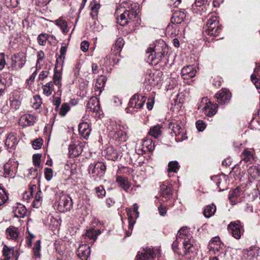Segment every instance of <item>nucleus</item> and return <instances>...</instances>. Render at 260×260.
Listing matches in <instances>:
<instances>
[{
	"instance_id": "obj_1",
	"label": "nucleus",
	"mask_w": 260,
	"mask_h": 260,
	"mask_svg": "<svg viewBox=\"0 0 260 260\" xmlns=\"http://www.w3.org/2000/svg\"><path fill=\"white\" fill-rule=\"evenodd\" d=\"M180 242L182 243V250L185 255L193 252L195 249V241L192 237L191 232L186 227L182 228L179 230L176 239L172 245L175 252H178V244Z\"/></svg>"
},
{
	"instance_id": "obj_2",
	"label": "nucleus",
	"mask_w": 260,
	"mask_h": 260,
	"mask_svg": "<svg viewBox=\"0 0 260 260\" xmlns=\"http://www.w3.org/2000/svg\"><path fill=\"white\" fill-rule=\"evenodd\" d=\"M139 6L137 3L131 1L122 2L116 9L115 15L117 22L124 26L127 24L128 19L133 20L136 18L138 13Z\"/></svg>"
},
{
	"instance_id": "obj_3",
	"label": "nucleus",
	"mask_w": 260,
	"mask_h": 260,
	"mask_svg": "<svg viewBox=\"0 0 260 260\" xmlns=\"http://www.w3.org/2000/svg\"><path fill=\"white\" fill-rule=\"evenodd\" d=\"M169 48L165 42L159 40L155 44H152L147 49L146 53L148 54V61L152 64L156 65L161 60L162 57L168 52Z\"/></svg>"
},
{
	"instance_id": "obj_4",
	"label": "nucleus",
	"mask_w": 260,
	"mask_h": 260,
	"mask_svg": "<svg viewBox=\"0 0 260 260\" xmlns=\"http://www.w3.org/2000/svg\"><path fill=\"white\" fill-rule=\"evenodd\" d=\"M221 30V25L219 19L215 14H210L207 16V21L204 27V35L209 37H214L219 35Z\"/></svg>"
},
{
	"instance_id": "obj_5",
	"label": "nucleus",
	"mask_w": 260,
	"mask_h": 260,
	"mask_svg": "<svg viewBox=\"0 0 260 260\" xmlns=\"http://www.w3.org/2000/svg\"><path fill=\"white\" fill-rule=\"evenodd\" d=\"M123 45V39L121 38H118L111 48V55L109 57L107 56L103 60H101V65L104 66L105 64L106 67H107L118 62V59L116 57L120 54Z\"/></svg>"
},
{
	"instance_id": "obj_6",
	"label": "nucleus",
	"mask_w": 260,
	"mask_h": 260,
	"mask_svg": "<svg viewBox=\"0 0 260 260\" xmlns=\"http://www.w3.org/2000/svg\"><path fill=\"white\" fill-rule=\"evenodd\" d=\"M56 209L60 212L70 211L72 208L73 203L71 198L62 192H58L56 195Z\"/></svg>"
},
{
	"instance_id": "obj_7",
	"label": "nucleus",
	"mask_w": 260,
	"mask_h": 260,
	"mask_svg": "<svg viewBox=\"0 0 260 260\" xmlns=\"http://www.w3.org/2000/svg\"><path fill=\"white\" fill-rule=\"evenodd\" d=\"M180 119H174L169 125V127L171 130V134L172 136L175 137L176 141L180 142L186 138L185 131L182 127L183 125H180L179 122Z\"/></svg>"
},
{
	"instance_id": "obj_8",
	"label": "nucleus",
	"mask_w": 260,
	"mask_h": 260,
	"mask_svg": "<svg viewBox=\"0 0 260 260\" xmlns=\"http://www.w3.org/2000/svg\"><path fill=\"white\" fill-rule=\"evenodd\" d=\"M124 127L120 125H117L116 129L111 132L110 135L113 140L115 141L117 146L125 144L127 137L126 132L124 130Z\"/></svg>"
},
{
	"instance_id": "obj_9",
	"label": "nucleus",
	"mask_w": 260,
	"mask_h": 260,
	"mask_svg": "<svg viewBox=\"0 0 260 260\" xmlns=\"http://www.w3.org/2000/svg\"><path fill=\"white\" fill-rule=\"evenodd\" d=\"M217 108L218 106L216 104H213L207 98H204L198 108L201 109L206 115L210 117L216 114Z\"/></svg>"
},
{
	"instance_id": "obj_10",
	"label": "nucleus",
	"mask_w": 260,
	"mask_h": 260,
	"mask_svg": "<svg viewBox=\"0 0 260 260\" xmlns=\"http://www.w3.org/2000/svg\"><path fill=\"white\" fill-rule=\"evenodd\" d=\"M228 229L229 233L236 239H240L244 232L243 226L239 220L231 222L228 225Z\"/></svg>"
},
{
	"instance_id": "obj_11",
	"label": "nucleus",
	"mask_w": 260,
	"mask_h": 260,
	"mask_svg": "<svg viewBox=\"0 0 260 260\" xmlns=\"http://www.w3.org/2000/svg\"><path fill=\"white\" fill-rule=\"evenodd\" d=\"M106 167L105 164L101 161H98L89 165L88 170L91 175L96 178L103 176L106 171Z\"/></svg>"
},
{
	"instance_id": "obj_12",
	"label": "nucleus",
	"mask_w": 260,
	"mask_h": 260,
	"mask_svg": "<svg viewBox=\"0 0 260 260\" xmlns=\"http://www.w3.org/2000/svg\"><path fill=\"white\" fill-rule=\"evenodd\" d=\"M118 147V150L111 146H108L106 148L105 151L106 152V157L108 159L114 161L117 160L118 156L122 153V152L126 149V144H123Z\"/></svg>"
},
{
	"instance_id": "obj_13",
	"label": "nucleus",
	"mask_w": 260,
	"mask_h": 260,
	"mask_svg": "<svg viewBox=\"0 0 260 260\" xmlns=\"http://www.w3.org/2000/svg\"><path fill=\"white\" fill-rule=\"evenodd\" d=\"M146 100V98L141 94H135L130 99L128 103V109L130 108L136 109L133 112L137 111L138 109L141 108Z\"/></svg>"
},
{
	"instance_id": "obj_14",
	"label": "nucleus",
	"mask_w": 260,
	"mask_h": 260,
	"mask_svg": "<svg viewBox=\"0 0 260 260\" xmlns=\"http://www.w3.org/2000/svg\"><path fill=\"white\" fill-rule=\"evenodd\" d=\"M158 256L160 254V250L156 249L153 250V248L150 247H146L144 248L142 251H139L137 255V260H148L153 258L154 256L157 255Z\"/></svg>"
},
{
	"instance_id": "obj_15",
	"label": "nucleus",
	"mask_w": 260,
	"mask_h": 260,
	"mask_svg": "<svg viewBox=\"0 0 260 260\" xmlns=\"http://www.w3.org/2000/svg\"><path fill=\"white\" fill-rule=\"evenodd\" d=\"M18 164L15 159L11 158L4 166V176L8 177L13 176L16 172Z\"/></svg>"
},
{
	"instance_id": "obj_16",
	"label": "nucleus",
	"mask_w": 260,
	"mask_h": 260,
	"mask_svg": "<svg viewBox=\"0 0 260 260\" xmlns=\"http://www.w3.org/2000/svg\"><path fill=\"white\" fill-rule=\"evenodd\" d=\"M85 143L79 140L73 142L69 147V153L70 157H75L81 154Z\"/></svg>"
},
{
	"instance_id": "obj_17",
	"label": "nucleus",
	"mask_w": 260,
	"mask_h": 260,
	"mask_svg": "<svg viewBox=\"0 0 260 260\" xmlns=\"http://www.w3.org/2000/svg\"><path fill=\"white\" fill-rule=\"evenodd\" d=\"M26 54L23 52L15 55L12 60V68L16 70L21 69L26 62Z\"/></svg>"
},
{
	"instance_id": "obj_18",
	"label": "nucleus",
	"mask_w": 260,
	"mask_h": 260,
	"mask_svg": "<svg viewBox=\"0 0 260 260\" xmlns=\"http://www.w3.org/2000/svg\"><path fill=\"white\" fill-rule=\"evenodd\" d=\"M223 244L221 243L218 237L212 238L208 245L210 250L214 254H216L217 252L223 253Z\"/></svg>"
},
{
	"instance_id": "obj_19",
	"label": "nucleus",
	"mask_w": 260,
	"mask_h": 260,
	"mask_svg": "<svg viewBox=\"0 0 260 260\" xmlns=\"http://www.w3.org/2000/svg\"><path fill=\"white\" fill-rule=\"evenodd\" d=\"M243 255L244 257L249 259H258L260 258V249L258 247L251 246L243 251Z\"/></svg>"
},
{
	"instance_id": "obj_20",
	"label": "nucleus",
	"mask_w": 260,
	"mask_h": 260,
	"mask_svg": "<svg viewBox=\"0 0 260 260\" xmlns=\"http://www.w3.org/2000/svg\"><path fill=\"white\" fill-rule=\"evenodd\" d=\"M231 96V92L226 89H221L215 95L217 102L221 105L228 103L230 101Z\"/></svg>"
},
{
	"instance_id": "obj_21",
	"label": "nucleus",
	"mask_w": 260,
	"mask_h": 260,
	"mask_svg": "<svg viewBox=\"0 0 260 260\" xmlns=\"http://www.w3.org/2000/svg\"><path fill=\"white\" fill-rule=\"evenodd\" d=\"M162 73L159 71L151 72L147 77V81L151 86H155L158 84L162 80Z\"/></svg>"
},
{
	"instance_id": "obj_22",
	"label": "nucleus",
	"mask_w": 260,
	"mask_h": 260,
	"mask_svg": "<svg viewBox=\"0 0 260 260\" xmlns=\"http://www.w3.org/2000/svg\"><path fill=\"white\" fill-rule=\"evenodd\" d=\"M184 28L180 29L178 24L172 23L170 24L166 28V34L170 37L174 38L176 36H181L184 31Z\"/></svg>"
},
{
	"instance_id": "obj_23",
	"label": "nucleus",
	"mask_w": 260,
	"mask_h": 260,
	"mask_svg": "<svg viewBox=\"0 0 260 260\" xmlns=\"http://www.w3.org/2000/svg\"><path fill=\"white\" fill-rule=\"evenodd\" d=\"M100 234L101 231L99 230H95L94 228H91L86 230V232L82 236V238L84 239V242L92 243L96 240L98 236Z\"/></svg>"
},
{
	"instance_id": "obj_24",
	"label": "nucleus",
	"mask_w": 260,
	"mask_h": 260,
	"mask_svg": "<svg viewBox=\"0 0 260 260\" xmlns=\"http://www.w3.org/2000/svg\"><path fill=\"white\" fill-rule=\"evenodd\" d=\"M208 2L209 0H196L194 3L192 5V12L202 15L206 12V5Z\"/></svg>"
},
{
	"instance_id": "obj_25",
	"label": "nucleus",
	"mask_w": 260,
	"mask_h": 260,
	"mask_svg": "<svg viewBox=\"0 0 260 260\" xmlns=\"http://www.w3.org/2000/svg\"><path fill=\"white\" fill-rule=\"evenodd\" d=\"M160 192L162 197L166 200H170L172 196V186L169 182H163L160 186Z\"/></svg>"
},
{
	"instance_id": "obj_26",
	"label": "nucleus",
	"mask_w": 260,
	"mask_h": 260,
	"mask_svg": "<svg viewBox=\"0 0 260 260\" xmlns=\"http://www.w3.org/2000/svg\"><path fill=\"white\" fill-rule=\"evenodd\" d=\"M100 110L99 100L96 97L91 98L87 104L86 112L97 113Z\"/></svg>"
},
{
	"instance_id": "obj_27",
	"label": "nucleus",
	"mask_w": 260,
	"mask_h": 260,
	"mask_svg": "<svg viewBox=\"0 0 260 260\" xmlns=\"http://www.w3.org/2000/svg\"><path fill=\"white\" fill-rule=\"evenodd\" d=\"M37 120L36 116L34 114H25L23 115L19 119V123L22 126H27L33 125Z\"/></svg>"
},
{
	"instance_id": "obj_28",
	"label": "nucleus",
	"mask_w": 260,
	"mask_h": 260,
	"mask_svg": "<svg viewBox=\"0 0 260 260\" xmlns=\"http://www.w3.org/2000/svg\"><path fill=\"white\" fill-rule=\"evenodd\" d=\"M195 67L193 65L187 66L181 70V76L185 80H188L195 76L196 74Z\"/></svg>"
},
{
	"instance_id": "obj_29",
	"label": "nucleus",
	"mask_w": 260,
	"mask_h": 260,
	"mask_svg": "<svg viewBox=\"0 0 260 260\" xmlns=\"http://www.w3.org/2000/svg\"><path fill=\"white\" fill-rule=\"evenodd\" d=\"M90 253V247L86 244L80 245L77 251V256L81 260H87Z\"/></svg>"
},
{
	"instance_id": "obj_30",
	"label": "nucleus",
	"mask_w": 260,
	"mask_h": 260,
	"mask_svg": "<svg viewBox=\"0 0 260 260\" xmlns=\"http://www.w3.org/2000/svg\"><path fill=\"white\" fill-rule=\"evenodd\" d=\"M18 142V138L14 133L9 134L6 138L5 145L7 149L11 151L15 148Z\"/></svg>"
},
{
	"instance_id": "obj_31",
	"label": "nucleus",
	"mask_w": 260,
	"mask_h": 260,
	"mask_svg": "<svg viewBox=\"0 0 260 260\" xmlns=\"http://www.w3.org/2000/svg\"><path fill=\"white\" fill-rule=\"evenodd\" d=\"M106 81V77L103 76H101L97 79L94 86L95 95L100 96L101 95Z\"/></svg>"
},
{
	"instance_id": "obj_32",
	"label": "nucleus",
	"mask_w": 260,
	"mask_h": 260,
	"mask_svg": "<svg viewBox=\"0 0 260 260\" xmlns=\"http://www.w3.org/2000/svg\"><path fill=\"white\" fill-rule=\"evenodd\" d=\"M186 18V13L184 11L177 10L174 12L172 17V23L177 24L184 22Z\"/></svg>"
},
{
	"instance_id": "obj_33",
	"label": "nucleus",
	"mask_w": 260,
	"mask_h": 260,
	"mask_svg": "<svg viewBox=\"0 0 260 260\" xmlns=\"http://www.w3.org/2000/svg\"><path fill=\"white\" fill-rule=\"evenodd\" d=\"M216 181V185L221 190L227 188L229 184V177L224 174H221L215 178Z\"/></svg>"
},
{
	"instance_id": "obj_34",
	"label": "nucleus",
	"mask_w": 260,
	"mask_h": 260,
	"mask_svg": "<svg viewBox=\"0 0 260 260\" xmlns=\"http://www.w3.org/2000/svg\"><path fill=\"white\" fill-rule=\"evenodd\" d=\"M116 181L119 187L122 188L126 192L129 191V187L131 186V183L128 181L126 177L121 176H118L117 177ZM133 189V187L131 189H130V190H132Z\"/></svg>"
},
{
	"instance_id": "obj_35",
	"label": "nucleus",
	"mask_w": 260,
	"mask_h": 260,
	"mask_svg": "<svg viewBox=\"0 0 260 260\" xmlns=\"http://www.w3.org/2000/svg\"><path fill=\"white\" fill-rule=\"evenodd\" d=\"M7 237L9 239L17 241L20 236V232L18 228L11 226L6 231Z\"/></svg>"
},
{
	"instance_id": "obj_36",
	"label": "nucleus",
	"mask_w": 260,
	"mask_h": 260,
	"mask_svg": "<svg viewBox=\"0 0 260 260\" xmlns=\"http://www.w3.org/2000/svg\"><path fill=\"white\" fill-rule=\"evenodd\" d=\"M78 129L82 137L85 139H87L91 132L89 124L87 122L80 123L79 124Z\"/></svg>"
},
{
	"instance_id": "obj_37",
	"label": "nucleus",
	"mask_w": 260,
	"mask_h": 260,
	"mask_svg": "<svg viewBox=\"0 0 260 260\" xmlns=\"http://www.w3.org/2000/svg\"><path fill=\"white\" fill-rule=\"evenodd\" d=\"M21 99L19 94L16 93L13 94L10 98V106L13 110H17L21 105Z\"/></svg>"
},
{
	"instance_id": "obj_38",
	"label": "nucleus",
	"mask_w": 260,
	"mask_h": 260,
	"mask_svg": "<svg viewBox=\"0 0 260 260\" xmlns=\"http://www.w3.org/2000/svg\"><path fill=\"white\" fill-rule=\"evenodd\" d=\"M14 216L18 218H23L26 213V209L24 205L19 204L13 207Z\"/></svg>"
},
{
	"instance_id": "obj_39",
	"label": "nucleus",
	"mask_w": 260,
	"mask_h": 260,
	"mask_svg": "<svg viewBox=\"0 0 260 260\" xmlns=\"http://www.w3.org/2000/svg\"><path fill=\"white\" fill-rule=\"evenodd\" d=\"M241 194V192L240 188L239 187H237L235 189H233L230 192L229 198L232 205H235L239 202L238 200V198L240 197Z\"/></svg>"
},
{
	"instance_id": "obj_40",
	"label": "nucleus",
	"mask_w": 260,
	"mask_h": 260,
	"mask_svg": "<svg viewBox=\"0 0 260 260\" xmlns=\"http://www.w3.org/2000/svg\"><path fill=\"white\" fill-rule=\"evenodd\" d=\"M242 161L245 162H251L253 160L254 157L253 151L251 150H244L241 154Z\"/></svg>"
},
{
	"instance_id": "obj_41",
	"label": "nucleus",
	"mask_w": 260,
	"mask_h": 260,
	"mask_svg": "<svg viewBox=\"0 0 260 260\" xmlns=\"http://www.w3.org/2000/svg\"><path fill=\"white\" fill-rule=\"evenodd\" d=\"M54 22L57 26L61 29L63 33L67 34L69 31L67 22L63 18H59L58 19L56 20Z\"/></svg>"
},
{
	"instance_id": "obj_42",
	"label": "nucleus",
	"mask_w": 260,
	"mask_h": 260,
	"mask_svg": "<svg viewBox=\"0 0 260 260\" xmlns=\"http://www.w3.org/2000/svg\"><path fill=\"white\" fill-rule=\"evenodd\" d=\"M249 176L253 179L260 178V169L256 166H251L248 169Z\"/></svg>"
},
{
	"instance_id": "obj_43",
	"label": "nucleus",
	"mask_w": 260,
	"mask_h": 260,
	"mask_svg": "<svg viewBox=\"0 0 260 260\" xmlns=\"http://www.w3.org/2000/svg\"><path fill=\"white\" fill-rule=\"evenodd\" d=\"M161 127L159 124L151 127L149 129V134L155 138H158L161 134Z\"/></svg>"
},
{
	"instance_id": "obj_44",
	"label": "nucleus",
	"mask_w": 260,
	"mask_h": 260,
	"mask_svg": "<svg viewBox=\"0 0 260 260\" xmlns=\"http://www.w3.org/2000/svg\"><path fill=\"white\" fill-rule=\"evenodd\" d=\"M216 210V206L214 204H211L207 206L203 212L204 215L206 218H209L213 216Z\"/></svg>"
},
{
	"instance_id": "obj_45",
	"label": "nucleus",
	"mask_w": 260,
	"mask_h": 260,
	"mask_svg": "<svg viewBox=\"0 0 260 260\" xmlns=\"http://www.w3.org/2000/svg\"><path fill=\"white\" fill-rule=\"evenodd\" d=\"M168 167V176L170 177L171 173H177L178 172L180 166L177 161H172L169 163Z\"/></svg>"
},
{
	"instance_id": "obj_46",
	"label": "nucleus",
	"mask_w": 260,
	"mask_h": 260,
	"mask_svg": "<svg viewBox=\"0 0 260 260\" xmlns=\"http://www.w3.org/2000/svg\"><path fill=\"white\" fill-rule=\"evenodd\" d=\"M131 209H127L126 212H127V215L128 216V229L129 231L128 232H126V236H129L133 231L134 225L135 223V220L134 219L133 216L131 215Z\"/></svg>"
},
{
	"instance_id": "obj_47",
	"label": "nucleus",
	"mask_w": 260,
	"mask_h": 260,
	"mask_svg": "<svg viewBox=\"0 0 260 260\" xmlns=\"http://www.w3.org/2000/svg\"><path fill=\"white\" fill-rule=\"evenodd\" d=\"M91 10V15L93 18H95L98 14L99 9L100 8V5L95 1H93L90 5Z\"/></svg>"
},
{
	"instance_id": "obj_48",
	"label": "nucleus",
	"mask_w": 260,
	"mask_h": 260,
	"mask_svg": "<svg viewBox=\"0 0 260 260\" xmlns=\"http://www.w3.org/2000/svg\"><path fill=\"white\" fill-rule=\"evenodd\" d=\"M43 92L46 96L50 95L54 90L53 84L51 82L47 83L43 86Z\"/></svg>"
},
{
	"instance_id": "obj_49",
	"label": "nucleus",
	"mask_w": 260,
	"mask_h": 260,
	"mask_svg": "<svg viewBox=\"0 0 260 260\" xmlns=\"http://www.w3.org/2000/svg\"><path fill=\"white\" fill-rule=\"evenodd\" d=\"M14 253V248L13 247H8L4 245L3 248V254L7 260L9 259L13 255Z\"/></svg>"
},
{
	"instance_id": "obj_50",
	"label": "nucleus",
	"mask_w": 260,
	"mask_h": 260,
	"mask_svg": "<svg viewBox=\"0 0 260 260\" xmlns=\"http://www.w3.org/2000/svg\"><path fill=\"white\" fill-rule=\"evenodd\" d=\"M36 188V186L33 185L32 186L30 187L28 190L25 191L23 193V195H22V198H23V200H24L26 202H28L32 197L33 190Z\"/></svg>"
},
{
	"instance_id": "obj_51",
	"label": "nucleus",
	"mask_w": 260,
	"mask_h": 260,
	"mask_svg": "<svg viewBox=\"0 0 260 260\" xmlns=\"http://www.w3.org/2000/svg\"><path fill=\"white\" fill-rule=\"evenodd\" d=\"M41 191L40 190L36 194L34 201L33 202V206L35 208H39L42 202V197H41Z\"/></svg>"
},
{
	"instance_id": "obj_52",
	"label": "nucleus",
	"mask_w": 260,
	"mask_h": 260,
	"mask_svg": "<svg viewBox=\"0 0 260 260\" xmlns=\"http://www.w3.org/2000/svg\"><path fill=\"white\" fill-rule=\"evenodd\" d=\"M142 146L143 148H146L148 151H152L155 147L154 143L151 139L144 140Z\"/></svg>"
},
{
	"instance_id": "obj_53",
	"label": "nucleus",
	"mask_w": 260,
	"mask_h": 260,
	"mask_svg": "<svg viewBox=\"0 0 260 260\" xmlns=\"http://www.w3.org/2000/svg\"><path fill=\"white\" fill-rule=\"evenodd\" d=\"M32 106L35 109H38L41 105L42 100L39 95H36L34 96L31 100Z\"/></svg>"
},
{
	"instance_id": "obj_54",
	"label": "nucleus",
	"mask_w": 260,
	"mask_h": 260,
	"mask_svg": "<svg viewBox=\"0 0 260 260\" xmlns=\"http://www.w3.org/2000/svg\"><path fill=\"white\" fill-rule=\"evenodd\" d=\"M40 241L39 240L37 241L35 243V246L33 248L34 257L36 258H40L41 257L40 253Z\"/></svg>"
},
{
	"instance_id": "obj_55",
	"label": "nucleus",
	"mask_w": 260,
	"mask_h": 260,
	"mask_svg": "<svg viewBox=\"0 0 260 260\" xmlns=\"http://www.w3.org/2000/svg\"><path fill=\"white\" fill-rule=\"evenodd\" d=\"M8 199V196L4 189L0 187V206L4 205Z\"/></svg>"
},
{
	"instance_id": "obj_56",
	"label": "nucleus",
	"mask_w": 260,
	"mask_h": 260,
	"mask_svg": "<svg viewBox=\"0 0 260 260\" xmlns=\"http://www.w3.org/2000/svg\"><path fill=\"white\" fill-rule=\"evenodd\" d=\"M70 106L68 103H63L60 109L59 114L61 116H64L70 111Z\"/></svg>"
},
{
	"instance_id": "obj_57",
	"label": "nucleus",
	"mask_w": 260,
	"mask_h": 260,
	"mask_svg": "<svg viewBox=\"0 0 260 260\" xmlns=\"http://www.w3.org/2000/svg\"><path fill=\"white\" fill-rule=\"evenodd\" d=\"M41 154H34L32 157V160H33V164L35 166V167L37 168H41L40 166V162H41Z\"/></svg>"
},
{
	"instance_id": "obj_58",
	"label": "nucleus",
	"mask_w": 260,
	"mask_h": 260,
	"mask_svg": "<svg viewBox=\"0 0 260 260\" xmlns=\"http://www.w3.org/2000/svg\"><path fill=\"white\" fill-rule=\"evenodd\" d=\"M60 79H61V73L59 72H55L53 76V82L54 83L57 85L59 87H60Z\"/></svg>"
},
{
	"instance_id": "obj_59",
	"label": "nucleus",
	"mask_w": 260,
	"mask_h": 260,
	"mask_svg": "<svg viewBox=\"0 0 260 260\" xmlns=\"http://www.w3.org/2000/svg\"><path fill=\"white\" fill-rule=\"evenodd\" d=\"M48 39V35L45 34L40 35L38 37V41L40 45H44Z\"/></svg>"
},
{
	"instance_id": "obj_60",
	"label": "nucleus",
	"mask_w": 260,
	"mask_h": 260,
	"mask_svg": "<svg viewBox=\"0 0 260 260\" xmlns=\"http://www.w3.org/2000/svg\"><path fill=\"white\" fill-rule=\"evenodd\" d=\"M96 194L99 198H103L106 194V191L102 186H100L95 188Z\"/></svg>"
},
{
	"instance_id": "obj_61",
	"label": "nucleus",
	"mask_w": 260,
	"mask_h": 260,
	"mask_svg": "<svg viewBox=\"0 0 260 260\" xmlns=\"http://www.w3.org/2000/svg\"><path fill=\"white\" fill-rule=\"evenodd\" d=\"M45 176L47 180L50 181L53 177V170L48 168L45 169Z\"/></svg>"
},
{
	"instance_id": "obj_62",
	"label": "nucleus",
	"mask_w": 260,
	"mask_h": 260,
	"mask_svg": "<svg viewBox=\"0 0 260 260\" xmlns=\"http://www.w3.org/2000/svg\"><path fill=\"white\" fill-rule=\"evenodd\" d=\"M38 169H39V168H37L36 167H34V168L32 167V168H30L28 170V175L29 176H30L31 178H35L36 177H37L38 174Z\"/></svg>"
},
{
	"instance_id": "obj_63",
	"label": "nucleus",
	"mask_w": 260,
	"mask_h": 260,
	"mask_svg": "<svg viewBox=\"0 0 260 260\" xmlns=\"http://www.w3.org/2000/svg\"><path fill=\"white\" fill-rule=\"evenodd\" d=\"M43 144V140L40 138L36 139L32 143V147L34 149L37 150L41 148Z\"/></svg>"
},
{
	"instance_id": "obj_64",
	"label": "nucleus",
	"mask_w": 260,
	"mask_h": 260,
	"mask_svg": "<svg viewBox=\"0 0 260 260\" xmlns=\"http://www.w3.org/2000/svg\"><path fill=\"white\" fill-rule=\"evenodd\" d=\"M6 5L8 7H16L18 4V0H5Z\"/></svg>"
}]
</instances>
